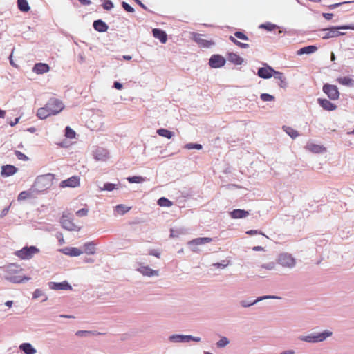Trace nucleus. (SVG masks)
I'll return each instance as SVG.
<instances>
[{
    "label": "nucleus",
    "mask_w": 354,
    "mask_h": 354,
    "mask_svg": "<svg viewBox=\"0 0 354 354\" xmlns=\"http://www.w3.org/2000/svg\"><path fill=\"white\" fill-rule=\"evenodd\" d=\"M258 233L261 234V235H263V236H265L266 238L268 239V236H266V235H264L261 232H259L257 230H248V231L246 232V234H248V235H254V234H257Z\"/></svg>",
    "instance_id": "13d9d810"
},
{
    "label": "nucleus",
    "mask_w": 354,
    "mask_h": 354,
    "mask_svg": "<svg viewBox=\"0 0 354 354\" xmlns=\"http://www.w3.org/2000/svg\"><path fill=\"white\" fill-rule=\"evenodd\" d=\"M48 288L51 290H72V286L69 284V283L66 281H64L62 282H53L50 281L48 283Z\"/></svg>",
    "instance_id": "ddd939ff"
},
{
    "label": "nucleus",
    "mask_w": 354,
    "mask_h": 354,
    "mask_svg": "<svg viewBox=\"0 0 354 354\" xmlns=\"http://www.w3.org/2000/svg\"><path fill=\"white\" fill-rule=\"evenodd\" d=\"M60 223L62 224V226L67 230H69V231H74V230H77L78 231L80 230V227H78L77 226H76L73 222L72 221V220L66 215H62V218H61V221H60Z\"/></svg>",
    "instance_id": "4468645a"
},
{
    "label": "nucleus",
    "mask_w": 354,
    "mask_h": 354,
    "mask_svg": "<svg viewBox=\"0 0 354 354\" xmlns=\"http://www.w3.org/2000/svg\"><path fill=\"white\" fill-rule=\"evenodd\" d=\"M185 149L191 150V149H197L201 150L203 148V146L201 144L198 143H187L184 147Z\"/></svg>",
    "instance_id": "49530a36"
},
{
    "label": "nucleus",
    "mask_w": 354,
    "mask_h": 354,
    "mask_svg": "<svg viewBox=\"0 0 354 354\" xmlns=\"http://www.w3.org/2000/svg\"><path fill=\"white\" fill-rule=\"evenodd\" d=\"M93 27L99 32H105L109 29L108 25L102 19L95 20L93 23Z\"/></svg>",
    "instance_id": "6ab92c4d"
},
{
    "label": "nucleus",
    "mask_w": 354,
    "mask_h": 354,
    "mask_svg": "<svg viewBox=\"0 0 354 354\" xmlns=\"http://www.w3.org/2000/svg\"><path fill=\"white\" fill-rule=\"evenodd\" d=\"M283 129L290 137L293 139L296 138L299 136L298 131L292 127L283 126Z\"/></svg>",
    "instance_id": "58836bf2"
},
{
    "label": "nucleus",
    "mask_w": 354,
    "mask_h": 354,
    "mask_svg": "<svg viewBox=\"0 0 354 354\" xmlns=\"http://www.w3.org/2000/svg\"><path fill=\"white\" fill-rule=\"evenodd\" d=\"M317 102L324 109L327 111H333L335 110L337 108V106L330 102L327 99H322V98H318Z\"/></svg>",
    "instance_id": "412c9836"
},
{
    "label": "nucleus",
    "mask_w": 354,
    "mask_h": 354,
    "mask_svg": "<svg viewBox=\"0 0 354 354\" xmlns=\"http://www.w3.org/2000/svg\"><path fill=\"white\" fill-rule=\"evenodd\" d=\"M51 115L52 113H50L48 109H46V105L44 107L39 108L37 111V116L41 120L46 119Z\"/></svg>",
    "instance_id": "c9c22d12"
},
{
    "label": "nucleus",
    "mask_w": 354,
    "mask_h": 354,
    "mask_svg": "<svg viewBox=\"0 0 354 354\" xmlns=\"http://www.w3.org/2000/svg\"><path fill=\"white\" fill-rule=\"evenodd\" d=\"M102 1H103L102 7L104 10H110L114 7V5L111 0H102Z\"/></svg>",
    "instance_id": "8fccbe9b"
},
{
    "label": "nucleus",
    "mask_w": 354,
    "mask_h": 354,
    "mask_svg": "<svg viewBox=\"0 0 354 354\" xmlns=\"http://www.w3.org/2000/svg\"><path fill=\"white\" fill-rule=\"evenodd\" d=\"M15 153L16 156L18 158V159H19V160H28V157L24 153H23L22 152H21L19 151H15Z\"/></svg>",
    "instance_id": "6e6d98bb"
},
{
    "label": "nucleus",
    "mask_w": 354,
    "mask_h": 354,
    "mask_svg": "<svg viewBox=\"0 0 354 354\" xmlns=\"http://www.w3.org/2000/svg\"><path fill=\"white\" fill-rule=\"evenodd\" d=\"M10 206L5 207L0 214V218H3L9 212Z\"/></svg>",
    "instance_id": "052dcab7"
},
{
    "label": "nucleus",
    "mask_w": 354,
    "mask_h": 354,
    "mask_svg": "<svg viewBox=\"0 0 354 354\" xmlns=\"http://www.w3.org/2000/svg\"><path fill=\"white\" fill-rule=\"evenodd\" d=\"M230 343L229 339L226 337H222L217 342L216 346L218 348H223L228 345Z\"/></svg>",
    "instance_id": "79ce46f5"
},
{
    "label": "nucleus",
    "mask_w": 354,
    "mask_h": 354,
    "mask_svg": "<svg viewBox=\"0 0 354 354\" xmlns=\"http://www.w3.org/2000/svg\"><path fill=\"white\" fill-rule=\"evenodd\" d=\"M227 59L229 62L235 65H241L244 62V59L235 53H229L227 54Z\"/></svg>",
    "instance_id": "c85d7f7f"
},
{
    "label": "nucleus",
    "mask_w": 354,
    "mask_h": 354,
    "mask_svg": "<svg viewBox=\"0 0 354 354\" xmlns=\"http://www.w3.org/2000/svg\"><path fill=\"white\" fill-rule=\"evenodd\" d=\"M115 189H118V185L111 183H106L104 184L103 187L101 188V190L111 192Z\"/></svg>",
    "instance_id": "c03bdc74"
},
{
    "label": "nucleus",
    "mask_w": 354,
    "mask_h": 354,
    "mask_svg": "<svg viewBox=\"0 0 354 354\" xmlns=\"http://www.w3.org/2000/svg\"><path fill=\"white\" fill-rule=\"evenodd\" d=\"M337 81L339 84L347 86H352L354 82V80L349 77H339Z\"/></svg>",
    "instance_id": "4c0bfd02"
},
{
    "label": "nucleus",
    "mask_w": 354,
    "mask_h": 354,
    "mask_svg": "<svg viewBox=\"0 0 354 354\" xmlns=\"http://www.w3.org/2000/svg\"><path fill=\"white\" fill-rule=\"evenodd\" d=\"M88 209L86 208H82L76 212V215L79 217L85 216L88 214Z\"/></svg>",
    "instance_id": "5fc2aeb1"
},
{
    "label": "nucleus",
    "mask_w": 354,
    "mask_h": 354,
    "mask_svg": "<svg viewBox=\"0 0 354 354\" xmlns=\"http://www.w3.org/2000/svg\"><path fill=\"white\" fill-rule=\"evenodd\" d=\"M277 263L283 268L292 269L296 265V259L292 254L288 252H282L278 256Z\"/></svg>",
    "instance_id": "39448f33"
},
{
    "label": "nucleus",
    "mask_w": 354,
    "mask_h": 354,
    "mask_svg": "<svg viewBox=\"0 0 354 354\" xmlns=\"http://www.w3.org/2000/svg\"><path fill=\"white\" fill-rule=\"evenodd\" d=\"M39 252V250L36 246L31 245L22 248L21 250L16 251L15 254L21 259H30Z\"/></svg>",
    "instance_id": "423d86ee"
},
{
    "label": "nucleus",
    "mask_w": 354,
    "mask_h": 354,
    "mask_svg": "<svg viewBox=\"0 0 354 354\" xmlns=\"http://www.w3.org/2000/svg\"><path fill=\"white\" fill-rule=\"evenodd\" d=\"M323 92L327 95L329 99L336 100L339 97V92L337 86L333 84H325L322 88Z\"/></svg>",
    "instance_id": "6e6552de"
},
{
    "label": "nucleus",
    "mask_w": 354,
    "mask_h": 354,
    "mask_svg": "<svg viewBox=\"0 0 354 354\" xmlns=\"http://www.w3.org/2000/svg\"><path fill=\"white\" fill-rule=\"evenodd\" d=\"M134 1H135V2H136L137 4H138V5H139L142 8H143V9H144V10H148V11H149V9H148V8H147V7L144 3H142L141 2V1H140V0H134Z\"/></svg>",
    "instance_id": "0e129e2a"
},
{
    "label": "nucleus",
    "mask_w": 354,
    "mask_h": 354,
    "mask_svg": "<svg viewBox=\"0 0 354 354\" xmlns=\"http://www.w3.org/2000/svg\"><path fill=\"white\" fill-rule=\"evenodd\" d=\"M18 171V169L12 165H6L1 167V175L3 177H8L14 175Z\"/></svg>",
    "instance_id": "a211bd4d"
},
{
    "label": "nucleus",
    "mask_w": 354,
    "mask_h": 354,
    "mask_svg": "<svg viewBox=\"0 0 354 354\" xmlns=\"http://www.w3.org/2000/svg\"><path fill=\"white\" fill-rule=\"evenodd\" d=\"M158 205L161 207H171L172 202L165 197H161L158 200Z\"/></svg>",
    "instance_id": "a19ab883"
},
{
    "label": "nucleus",
    "mask_w": 354,
    "mask_h": 354,
    "mask_svg": "<svg viewBox=\"0 0 354 354\" xmlns=\"http://www.w3.org/2000/svg\"><path fill=\"white\" fill-rule=\"evenodd\" d=\"M264 66L258 69L257 75L263 79H269L273 77L275 70L267 64H263Z\"/></svg>",
    "instance_id": "9b49d317"
},
{
    "label": "nucleus",
    "mask_w": 354,
    "mask_h": 354,
    "mask_svg": "<svg viewBox=\"0 0 354 354\" xmlns=\"http://www.w3.org/2000/svg\"><path fill=\"white\" fill-rule=\"evenodd\" d=\"M213 266L214 267H216L217 268H225L227 266V264L224 263V261H223V263H214Z\"/></svg>",
    "instance_id": "e2e57ef3"
},
{
    "label": "nucleus",
    "mask_w": 354,
    "mask_h": 354,
    "mask_svg": "<svg viewBox=\"0 0 354 354\" xmlns=\"http://www.w3.org/2000/svg\"><path fill=\"white\" fill-rule=\"evenodd\" d=\"M46 109H48L52 115H57L59 112H61L64 108V105L63 102L56 98H50L47 103L46 104Z\"/></svg>",
    "instance_id": "0eeeda50"
},
{
    "label": "nucleus",
    "mask_w": 354,
    "mask_h": 354,
    "mask_svg": "<svg viewBox=\"0 0 354 354\" xmlns=\"http://www.w3.org/2000/svg\"><path fill=\"white\" fill-rule=\"evenodd\" d=\"M115 209H116V211L118 212V214H120L121 215H123V214H124L125 213H127V212L129 211L130 207H127L124 205L120 204V205H118L115 207Z\"/></svg>",
    "instance_id": "37998d69"
},
{
    "label": "nucleus",
    "mask_w": 354,
    "mask_h": 354,
    "mask_svg": "<svg viewBox=\"0 0 354 354\" xmlns=\"http://www.w3.org/2000/svg\"><path fill=\"white\" fill-rule=\"evenodd\" d=\"M234 36L236 37H237L238 39H242V40H244V41H248L249 39L248 37L245 33H243L241 31H236V32H234Z\"/></svg>",
    "instance_id": "603ef678"
},
{
    "label": "nucleus",
    "mask_w": 354,
    "mask_h": 354,
    "mask_svg": "<svg viewBox=\"0 0 354 354\" xmlns=\"http://www.w3.org/2000/svg\"><path fill=\"white\" fill-rule=\"evenodd\" d=\"M280 299L281 297H278V296H275V295H264V296L258 297L253 301H250L248 300H242L240 301V304L242 307L248 308V307L254 305L255 304H257L259 301H263L265 299Z\"/></svg>",
    "instance_id": "f8f14e48"
},
{
    "label": "nucleus",
    "mask_w": 354,
    "mask_h": 354,
    "mask_svg": "<svg viewBox=\"0 0 354 354\" xmlns=\"http://www.w3.org/2000/svg\"><path fill=\"white\" fill-rule=\"evenodd\" d=\"M236 46H238L239 47H240L241 48H249V45L248 44L242 43V42H240L239 41H238Z\"/></svg>",
    "instance_id": "338daca9"
},
{
    "label": "nucleus",
    "mask_w": 354,
    "mask_h": 354,
    "mask_svg": "<svg viewBox=\"0 0 354 354\" xmlns=\"http://www.w3.org/2000/svg\"><path fill=\"white\" fill-rule=\"evenodd\" d=\"M80 185V178L77 176H73L68 178L66 180H62L59 187L62 188L64 187H76Z\"/></svg>",
    "instance_id": "2eb2a0df"
},
{
    "label": "nucleus",
    "mask_w": 354,
    "mask_h": 354,
    "mask_svg": "<svg viewBox=\"0 0 354 354\" xmlns=\"http://www.w3.org/2000/svg\"><path fill=\"white\" fill-rule=\"evenodd\" d=\"M212 241V238L200 237V238H196V239H194L189 241L188 244L190 245H203V244H205L207 243H210Z\"/></svg>",
    "instance_id": "473e14b6"
},
{
    "label": "nucleus",
    "mask_w": 354,
    "mask_h": 354,
    "mask_svg": "<svg viewBox=\"0 0 354 354\" xmlns=\"http://www.w3.org/2000/svg\"><path fill=\"white\" fill-rule=\"evenodd\" d=\"M153 36L158 39L162 44H165L167 41V35L160 28H153L152 30Z\"/></svg>",
    "instance_id": "aec40b11"
},
{
    "label": "nucleus",
    "mask_w": 354,
    "mask_h": 354,
    "mask_svg": "<svg viewBox=\"0 0 354 354\" xmlns=\"http://www.w3.org/2000/svg\"><path fill=\"white\" fill-rule=\"evenodd\" d=\"M249 214L248 211L241 209H236L230 212L231 218L234 219L245 218Z\"/></svg>",
    "instance_id": "393cba45"
},
{
    "label": "nucleus",
    "mask_w": 354,
    "mask_h": 354,
    "mask_svg": "<svg viewBox=\"0 0 354 354\" xmlns=\"http://www.w3.org/2000/svg\"><path fill=\"white\" fill-rule=\"evenodd\" d=\"M190 339L188 335H172L169 337L171 342L178 343V342H188V339Z\"/></svg>",
    "instance_id": "c756f323"
},
{
    "label": "nucleus",
    "mask_w": 354,
    "mask_h": 354,
    "mask_svg": "<svg viewBox=\"0 0 354 354\" xmlns=\"http://www.w3.org/2000/svg\"><path fill=\"white\" fill-rule=\"evenodd\" d=\"M18 9L23 12H27L30 10V7L27 0H17V1Z\"/></svg>",
    "instance_id": "f704fd0d"
},
{
    "label": "nucleus",
    "mask_w": 354,
    "mask_h": 354,
    "mask_svg": "<svg viewBox=\"0 0 354 354\" xmlns=\"http://www.w3.org/2000/svg\"><path fill=\"white\" fill-rule=\"evenodd\" d=\"M83 253L91 255L96 252V244L93 241L85 243L83 245Z\"/></svg>",
    "instance_id": "bb28decb"
},
{
    "label": "nucleus",
    "mask_w": 354,
    "mask_h": 354,
    "mask_svg": "<svg viewBox=\"0 0 354 354\" xmlns=\"http://www.w3.org/2000/svg\"><path fill=\"white\" fill-rule=\"evenodd\" d=\"M19 349L25 354H35L37 351L30 343H23L19 346Z\"/></svg>",
    "instance_id": "2f4dec72"
},
{
    "label": "nucleus",
    "mask_w": 354,
    "mask_h": 354,
    "mask_svg": "<svg viewBox=\"0 0 354 354\" xmlns=\"http://www.w3.org/2000/svg\"><path fill=\"white\" fill-rule=\"evenodd\" d=\"M273 77L274 79L278 80L279 81V82L278 83L279 87L282 88H286L288 86L286 78L283 73L275 71Z\"/></svg>",
    "instance_id": "b1692460"
},
{
    "label": "nucleus",
    "mask_w": 354,
    "mask_h": 354,
    "mask_svg": "<svg viewBox=\"0 0 354 354\" xmlns=\"http://www.w3.org/2000/svg\"><path fill=\"white\" fill-rule=\"evenodd\" d=\"M94 158L97 160L104 161L109 157V152L106 149L102 147H97L93 151Z\"/></svg>",
    "instance_id": "f3484780"
},
{
    "label": "nucleus",
    "mask_w": 354,
    "mask_h": 354,
    "mask_svg": "<svg viewBox=\"0 0 354 354\" xmlns=\"http://www.w3.org/2000/svg\"><path fill=\"white\" fill-rule=\"evenodd\" d=\"M75 132L73 129H72L70 127H66L65 128V136L68 138L72 139L75 138Z\"/></svg>",
    "instance_id": "de8ad7c7"
},
{
    "label": "nucleus",
    "mask_w": 354,
    "mask_h": 354,
    "mask_svg": "<svg viewBox=\"0 0 354 354\" xmlns=\"http://www.w3.org/2000/svg\"><path fill=\"white\" fill-rule=\"evenodd\" d=\"M317 50V47L316 46L309 45L300 48L299 50H297V54L299 55L311 54L315 53Z\"/></svg>",
    "instance_id": "72a5a7b5"
},
{
    "label": "nucleus",
    "mask_w": 354,
    "mask_h": 354,
    "mask_svg": "<svg viewBox=\"0 0 354 354\" xmlns=\"http://www.w3.org/2000/svg\"><path fill=\"white\" fill-rule=\"evenodd\" d=\"M322 16L326 19V20H330L333 17V13H322Z\"/></svg>",
    "instance_id": "69168bd1"
},
{
    "label": "nucleus",
    "mask_w": 354,
    "mask_h": 354,
    "mask_svg": "<svg viewBox=\"0 0 354 354\" xmlns=\"http://www.w3.org/2000/svg\"><path fill=\"white\" fill-rule=\"evenodd\" d=\"M41 296H44V299H42V301H46L48 299L47 296H46L44 293V292L40 289H36L33 292V298L37 299Z\"/></svg>",
    "instance_id": "09e8293b"
},
{
    "label": "nucleus",
    "mask_w": 354,
    "mask_h": 354,
    "mask_svg": "<svg viewBox=\"0 0 354 354\" xmlns=\"http://www.w3.org/2000/svg\"><path fill=\"white\" fill-rule=\"evenodd\" d=\"M157 133L159 136L167 138L168 139L171 138L174 135V132L163 128L158 129Z\"/></svg>",
    "instance_id": "e433bc0d"
},
{
    "label": "nucleus",
    "mask_w": 354,
    "mask_h": 354,
    "mask_svg": "<svg viewBox=\"0 0 354 354\" xmlns=\"http://www.w3.org/2000/svg\"><path fill=\"white\" fill-rule=\"evenodd\" d=\"M53 178L54 175L52 174L37 176L31 187L35 194L42 193L48 189L53 184Z\"/></svg>",
    "instance_id": "f03ea898"
},
{
    "label": "nucleus",
    "mask_w": 354,
    "mask_h": 354,
    "mask_svg": "<svg viewBox=\"0 0 354 354\" xmlns=\"http://www.w3.org/2000/svg\"><path fill=\"white\" fill-rule=\"evenodd\" d=\"M127 180L130 183H141L144 181V178L140 176H133L128 177Z\"/></svg>",
    "instance_id": "a18cd8bd"
},
{
    "label": "nucleus",
    "mask_w": 354,
    "mask_h": 354,
    "mask_svg": "<svg viewBox=\"0 0 354 354\" xmlns=\"http://www.w3.org/2000/svg\"><path fill=\"white\" fill-rule=\"evenodd\" d=\"M306 147L310 151L315 153H322L326 151V148L324 146L317 144L308 143Z\"/></svg>",
    "instance_id": "a878e982"
},
{
    "label": "nucleus",
    "mask_w": 354,
    "mask_h": 354,
    "mask_svg": "<svg viewBox=\"0 0 354 354\" xmlns=\"http://www.w3.org/2000/svg\"><path fill=\"white\" fill-rule=\"evenodd\" d=\"M351 3V1H344V2H342V3L331 4V5L328 6V8L330 10H333V9H335V8L339 7V6H341L342 4H346V3Z\"/></svg>",
    "instance_id": "4d7b16f0"
},
{
    "label": "nucleus",
    "mask_w": 354,
    "mask_h": 354,
    "mask_svg": "<svg viewBox=\"0 0 354 354\" xmlns=\"http://www.w3.org/2000/svg\"><path fill=\"white\" fill-rule=\"evenodd\" d=\"M6 273L4 279L13 283H24L30 279V277L21 276L19 274L21 272L23 269L16 263H10L8 266L1 268Z\"/></svg>",
    "instance_id": "f257e3e1"
},
{
    "label": "nucleus",
    "mask_w": 354,
    "mask_h": 354,
    "mask_svg": "<svg viewBox=\"0 0 354 354\" xmlns=\"http://www.w3.org/2000/svg\"><path fill=\"white\" fill-rule=\"evenodd\" d=\"M106 333L98 332L97 330H77L75 335L80 337H88L91 336H97L105 335Z\"/></svg>",
    "instance_id": "4be33fe9"
},
{
    "label": "nucleus",
    "mask_w": 354,
    "mask_h": 354,
    "mask_svg": "<svg viewBox=\"0 0 354 354\" xmlns=\"http://www.w3.org/2000/svg\"><path fill=\"white\" fill-rule=\"evenodd\" d=\"M203 35L193 32L192 33V39L200 47L202 48H210L214 45V42L212 40H206L202 38Z\"/></svg>",
    "instance_id": "9d476101"
},
{
    "label": "nucleus",
    "mask_w": 354,
    "mask_h": 354,
    "mask_svg": "<svg viewBox=\"0 0 354 354\" xmlns=\"http://www.w3.org/2000/svg\"><path fill=\"white\" fill-rule=\"evenodd\" d=\"M78 1L83 6H89L91 4V1L90 0H78Z\"/></svg>",
    "instance_id": "774afa93"
},
{
    "label": "nucleus",
    "mask_w": 354,
    "mask_h": 354,
    "mask_svg": "<svg viewBox=\"0 0 354 354\" xmlns=\"http://www.w3.org/2000/svg\"><path fill=\"white\" fill-rule=\"evenodd\" d=\"M138 270L145 276L152 277V276H158V271L149 268V266H140Z\"/></svg>",
    "instance_id": "cd10ccee"
},
{
    "label": "nucleus",
    "mask_w": 354,
    "mask_h": 354,
    "mask_svg": "<svg viewBox=\"0 0 354 354\" xmlns=\"http://www.w3.org/2000/svg\"><path fill=\"white\" fill-rule=\"evenodd\" d=\"M260 98L263 102H270L274 100V97L270 94L268 93H262L260 95Z\"/></svg>",
    "instance_id": "3c124183"
},
{
    "label": "nucleus",
    "mask_w": 354,
    "mask_h": 354,
    "mask_svg": "<svg viewBox=\"0 0 354 354\" xmlns=\"http://www.w3.org/2000/svg\"><path fill=\"white\" fill-rule=\"evenodd\" d=\"M226 63L224 57L219 54L212 55L209 59V65L212 68H218L223 67Z\"/></svg>",
    "instance_id": "1a4fd4ad"
},
{
    "label": "nucleus",
    "mask_w": 354,
    "mask_h": 354,
    "mask_svg": "<svg viewBox=\"0 0 354 354\" xmlns=\"http://www.w3.org/2000/svg\"><path fill=\"white\" fill-rule=\"evenodd\" d=\"M113 87L115 89L120 90L122 88L123 85L120 82L115 81L113 83Z\"/></svg>",
    "instance_id": "680f3d73"
},
{
    "label": "nucleus",
    "mask_w": 354,
    "mask_h": 354,
    "mask_svg": "<svg viewBox=\"0 0 354 354\" xmlns=\"http://www.w3.org/2000/svg\"><path fill=\"white\" fill-rule=\"evenodd\" d=\"M122 6L124 8V10L128 12H134V8L124 1L122 2Z\"/></svg>",
    "instance_id": "864d4df0"
},
{
    "label": "nucleus",
    "mask_w": 354,
    "mask_h": 354,
    "mask_svg": "<svg viewBox=\"0 0 354 354\" xmlns=\"http://www.w3.org/2000/svg\"><path fill=\"white\" fill-rule=\"evenodd\" d=\"M35 195V193L32 190V187H30L28 190L23 191L20 192L17 196V201H21L26 200L27 198H30L33 197Z\"/></svg>",
    "instance_id": "7c9ffc66"
},
{
    "label": "nucleus",
    "mask_w": 354,
    "mask_h": 354,
    "mask_svg": "<svg viewBox=\"0 0 354 354\" xmlns=\"http://www.w3.org/2000/svg\"><path fill=\"white\" fill-rule=\"evenodd\" d=\"M149 254L150 255L156 257L157 258H160V253L156 250H150Z\"/></svg>",
    "instance_id": "bf43d9fd"
},
{
    "label": "nucleus",
    "mask_w": 354,
    "mask_h": 354,
    "mask_svg": "<svg viewBox=\"0 0 354 354\" xmlns=\"http://www.w3.org/2000/svg\"><path fill=\"white\" fill-rule=\"evenodd\" d=\"M278 28L279 26L277 25L272 24L270 22H266L259 26V28L265 29L268 31H272Z\"/></svg>",
    "instance_id": "ea45409f"
},
{
    "label": "nucleus",
    "mask_w": 354,
    "mask_h": 354,
    "mask_svg": "<svg viewBox=\"0 0 354 354\" xmlns=\"http://www.w3.org/2000/svg\"><path fill=\"white\" fill-rule=\"evenodd\" d=\"M59 252L70 257H78L83 254L82 250L75 247H65L60 249Z\"/></svg>",
    "instance_id": "dca6fc26"
},
{
    "label": "nucleus",
    "mask_w": 354,
    "mask_h": 354,
    "mask_svg": "<svg viewBox=\"0 0 354 354\" xmlns=\"http://www.w3.org/2000/svg\"><path fill=\"white\" fill-rule=\"evenodd\" d=\"M50 67L45 63H37L32 68V71L37 74H44L48 72Z\"/></svg>",
    "instance_id": "5701e85b"
},
{
    "label": "nucleus",
    "mask_w": 354,
    "mask_h": 354,
    "mask_svg": "<svg viewBox=\"0 0 354 354\" xmlns=\"http://www.w3.org/2000/svg\"><path fill=\"white\" fill-rule=\"evenodd\" d=\"M340 30H354V24L331 26L329 28H323L321 30V31L325 32L326 33L322 36V39H327L329 38L344 35V33L340 32Z\"/></svg>",
    "instance_id": "20e7f679"
},
{
    "label": "nucleus",
    "mask_w": 354,
    "mask_h": 354,
    "mask_svg": "<svg viewBox=\"0 0 354 354\" xmlns=\"http://www.w3.org/2000/svg\"><path fill=\"white\" fill-rule=\"evenodd\" d=\"M332 331L326 330L322 333H312L308 335L300 336L299 339L308 343H318L324 342L328 337L332 336Z\"/></svg>",
    "instance_id": "7ed1b4c3"
}]
</instances>
